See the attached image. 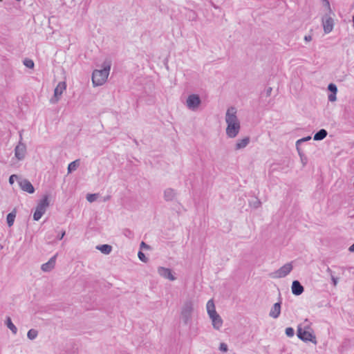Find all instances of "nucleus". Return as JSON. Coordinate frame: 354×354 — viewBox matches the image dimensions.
Wrapping results in <instances>:
<instances>
[{"label": "nucleus", "mask_w": 354, "mask_h": 354, "mask_svg": "<svg viewBox=\"0 0 354 354\" xmlns=\"http://www.w3.org/2000/svg\"><path fill=\"white\" fill-rule=\"evenodd\" d=\"M225 122L227 124L226 135L228 138H234L239 134L241 125L236 115V109L231 106L227 109L225 114Z\"/></svg>", "instance_id": "1"}, {"label": "nucleus", "mask_w": 354, "mask_h": 354, "mask_svg": "<svg viewBox=\"0 0 354 354\" xmlns=\"http://www.w3.org/2000/svg\"><path fill=\"white\" fill-rule=\"evenodd\" d=\"M111 69L110 62L105 61L102 65V69L94 70L92 74V82L94 86H101L105 83L109 75Z\"/></svg>", "instance_id": "2"}, {"label": "nucleus", "mask_w": 354, "mask_h": 354, "mask_svg": "<svg viewBox=\"0 0 354 354\" xmlns=\"http://www.w3.org/2000/svg\"><path fill=\"white\" fill-rule=\"evenodd\" d=\"M207 311L212 320V326L214 329L219 330L223 325V319L217 313L213 299H210L207 303Z\"/></svg>", "instance_id": "3"}, {"label": "nucleus", "mask_w": 354, "mask_h": 354, "mask_svg": "<svg viewBox=\"0 0 354 354\" xmlns=\"http://www.w3.org/2000/svg\"><path fill=\"white\" fill-rule=\"evenodd\" d=\"M297 337L303 342H310L315 345L317 344L316 336L314 335L312 329L309 326L302 328L299 326L297 331Z\"/></svg>", "instance_id": "4"}, {"label": "nucleus", "mask_w": 354, "mask_h": 354, "mask_svg": "<svg viewBox=\"0 0 354 354\" xmlns=\"http://www.w3.org/2000/svg\"><path fill=\"white\" fill-rule=\"evenodd\" d=\"M49 206L48 196H44L43 198L38 203L35 212L33 214V219L36 221H39L44 214L47 207Z\"/></svg>", "instance_id": "5"}, {"label": "nucleus", "mask_w": 354, "mask_h": 354, "mask_svg": "<svg viewBox=\"0 0 354 354\" xmlns=\"http://www.w3.org/2000/svg\"><path fill=\"white\" fill-rule=\"evenodd\" d=\"M194 310V303L191 299L185 301L181 308V317L185 324H187L192 319Z\"/></svg>", "instance_id": "6"}, {"label": "nucleus", "mask_w": 354, "mask_h": 354, "mask_svg": "<svg viewBox=\"0 0 354 354\" xmlns=\"http://www.w3.org/2000/svg\"><path fill=\"white\" fill-rule=\"evenodd\" d=\"M66 88V84L65 82H59L54 90V96L50 99V102L53 104L57 103Z\"/></svg>", "instance_id": "7"}, {"label": "nucleus", "mask_w": 354, "mask_h": 354, "mask_svg": "<svg viewBox=\"0 0 354 354\" xmlns=\"http://www.w3.org/2000/svg\"><path fill=\"white\" fill-rule=\"evenodd\" d=\"M201 103V98L199 95L196 94H191L187 99V106L192 111L196 110Z\"/></svg>", "instance_id": "8"}, {"label": "nucleus", "mask_w": 354, "mask_h": 354, "mask_svg": "<svg viewBox=\"0 0 354 354\" xmlns=\"http://www.w3.org/2000/svg\"><path fill=\"white\" fill-rule=\"evenodd\" d=\"M292 263H287L273 273V277L283 278L292 271Z\"/></svg>", "instance_id": "9"}, {"label": "nucleus", "mask_w": 354, "mask_h": 354, "mask_svg": "<svg viewBox=\"0 0 354 354\" xmlns=\"http://www.w3.org/2000/svg\"><path fill=\"white\" fill-rule=\"evenodd\" d=\"M158 273L162 277L167 279L170 281H174L176 279L172 274L171 270L169 268H167L165 267H158Z\"/></svg>", "instance_id": "10"}, {"label": "nucleus", "mask_w": 354, "mask_h": 354, "mask_svg": "<svg viewBox=\"0 0 354 354\" xmlns=\"http://www.w3.org/2000/svg\"><path fill=\"white\" fill-rule=\"evenodd\" d=\"M26 153V145L24 143H22L21 141H19L18 145H17V147H15V157L19 160H22L24 158Z\"/></svg>", "instance_id": "11"}, {"label": "nucleus", "mask_w": 354, "mask_h": 354, "mask_svg": "<svg viewBox=\"0 0 354 354\" xmlns=\"http://www.w3.org/2000/svg\"><path fill=\"white\" fill-rule=\"evenodd\" d=\"M20 188L29 194H33L35 192V188L31 183L27 179H22L19 181Z\"/></svg>", "instance_id": "12"}, {"label": "nucleus", "mask_w": 354, "mask_h": 354, "mask_svg": "<svg viewBox=\"0 0 354 354\" xmlns=\"http://www.w3.org/2000/svg\"><path fill=\"white\" fill-rule=\"evenodd\" d=\"M322 24L324 27V31L328 34L333 29L334 21L330 17H325L322 19Z\"/></svg>", "instance_id": "13"}, {"label": "nucleus", "mask_w": 354, "mask_h": 354, "mask_svg": "<svg viewBox=\"0 0 354 354\" xmlns=\"http://www.w3.org/2000/svg\"><path fill=\"white\" fill-rule=\"evenodd\" d=\"M57 254H55L53 257H52L48 262L42 264L41 267V269L44 271V272H50L54 268H55V263H56V259H57Z\"/></svg>", "instance_id": "14"}, {"label": "nucleus", "mask_w": 354, "mask_h": 354, "mask_svg": "<svg viewBox=\"0 0 354 354\" xmlns=\"http://www.w3.org/2000/svg\"><path fill=\"white\" fill-rule=\"evenodd\" d=\"M291 288L292 294L296 296L301 295L304 291L303 286L297 280L293 281Z\"/></svg>", "instance_id": "15"}, {"label": "nucleus", "mask_w": 354, "mask_h": 354, "mask_svg": "<svg viewBox=\"0 0 354 354\" xmlns=\"http://www.w3.org/2000/svg\"><path fill=\"white\" fill-rule=\"evenodd\" d=\"M281 313V301L275 303L272 307L269 315L274 318L277 319L279 317Z\"/></svg>", "instance_id": "16"}, {"label": "nucleus", "mask_w": 354, "mask_h": 354, "mask_svg": "<svg viewBox=\"0 0 354 354\" xmlns=\"http://www.w3.org/2000/svg\"><path fill=\"white\" fill-rule=\"evenodd\" d=\"M250 137H248V136L245 137L243 139L238 140L235 145L234 149L237 151V150L244 149L250 143Z\"/></svg>", "instance_id": "17"}, {"label": "nucleus", "mask_w": 354, "mask_h": 354, "mask_svg": "<svg viewBox=\"0 0 354 354\" xmlns=\"http://www.w3.org/2000/svg\"><path fill=\"white\" fill-rule=\"evenodd\" d=\"M176 191L172 188H167L164 191V199L166 201H172L176 196Z\"/></svg>", "instance_id": "18"}, {"label": "nucleus", "mask_w": 354, "mask_h": 354, "mask_svg": "<svg viewBox=\"0 0 354 354\" xmlns=\"http://www.w3.org/2000/svg\"><path fill=\"white\" fill-rule=\"evenodd\" d=\"M327 134L326 130L322 129L314 135L313 139L316 141L322 140L327 136Z\"/></svg>", "instance_id": "19"}, {"label": "nucleus", "mask_w": 354, "mask_h": 354, "mask_svg": "<svg viewBox=\"0 0 354 354\" xmlns=\"http://www.w3.org/2000/svg\"><path fill=\"white\" fill-rule=\"evenodd\" d=\"M96 248L104 254H110L112 250V246L108 244L97 245Z\"/></svg>", "instance_id": "20"}, {"label": "nucleus", "mask_w": 354, "mask_h": 354, "mask_svg": "<svg viewBox=\"0 0 354 354\" xmlns=\"http://www.w3.org/2000/svg\"><path fill=\"white\" fill-rule=\"evenodd\" d=\"M17 211L14 209L10 213L7 215L6 221L8 225L11 227L14 224L15 218L16 217Z\"/></svg>", "instance_id": "21"}, {"label": "nucleus", "mask_w": 354, "mask_h": 354, "mask_svg": "<svg viewBox=\"0 0 354 354\" xmlns=\"http://www.w3.org/2000/svg\"><path fill=\"white\" fill-rule=\"evenodd\" d=\"M6 324L7 327L14 333L16 334L17 332V327L12 322L11 318L10 317H6Z\"/></svg>", "instance_id": "22"}, {"label": "nucleus", "mask_w": 354, "mask_h": 354, "mask_svg": "<svg viewBox=\"0 0 354 354\" xmlns=\"http://www.w3.org/2000/svg\"><path fill=\"white\" fill-rule=\"evenodd\" d=\"M79 165V160L71 162L68 166V173H71L72 171L76 170Z\"/></svg>", "instance_id": "23"}, {"label": "nucleus", "mask_w": 354, "mask_h": 354, "mask_svg": "<svg viewBox=\"0 0 354 354\" xmlns=\"http://www.w3.org/2000/svg\"><path fill=\"white\" fill-rule=\"evenodd\" d=\"M38 335V332L35 329H30L28 330L27 333V337L28 339L32 340L35 339Z\"/></svg>", "instance_id": "24"}, {"label": "nucleus", "mask_w": 354, "mask_h": 354, "mask_svg": "<svg viewBox=\"0 0 354 354\" xmlns=\"http://www.w3.org/2000/svg\"><path fill=\"white\" fill-rule=\"evenodd\" d=\"M24 64L28 68H32L35 66L34 62L30 59H25L24 60Z\"/></svg>", "instance_id": "25"}, {"label": "nucleus", "mask_w": 354, "mask_h": 354, "mask_svg": "<svg viewBox=\"0 0 354 354\" xmlns=\"http://www.w3.org/2000/svg\"><path fill=\"white\" fill-rule=\"evenodd\" d=\"M297 149L298 151L299 155V156L301 158V160L303 165H305L306 164V162H307V158L304 156V154L301 151L299 147H297Z\"/></svg>", "instance_id": "26"}, {"label": "nucleus", "mask_w": 354, "mask_h": 354, "mask_svg": "<svg viewBox=\"0 0 354 354\" xmlns=\"http://www.w3.org/2000/svg\"><path fill=\"white\" fill-rule=\"evenodd\" d=\"M328 89L331 93L337 94V87L335 84L330 83L328 86Z\"/></svg>", "instance_id": "27"}, {"label": "nucleus", "mask_w": 354, "mask_h": 354, "mask_svg": "<svg viewBox=\"0 0 354 354\" xmlns=\"http://www.w3.org/2000/svg\"><path fill=\"white\" fill-rule=\"evenodd\" d=\"M97 198V194H88L86 195V199L90 203H92V202H94L95 201H96Z\"/></svg>", "instance_id": "28"}, {"label": "nucleus", "mask_w": 354, "mask_h": 354, "mask_svg": "<svg viewBox=\"0 0 354 354\" xmlns=\"http://www.w3.org/2000/svg\"><path fill=\"white\" fill-rule=\"evenodd\" d=\"M123 234L125 236L128 237L129 239H133L134 236L133 232L129 229H124L123 231Z\"/></svg>", "instance_id": "29"}, {"label": "nucleus", "mask_w": 354, "mask_h": 354, "mask_svg": "<svg viewBox=\"0 0 354 354\" xmlns=\"http://www.w3.org/2000/svg\"><path fill=\"white\" fill-rule=\"evenodd\" d=\"M285 333L288 337H292L294 336L295 330L292 327H288L286 328Z\"/></svg>", "instance_id": "30"}, {"label": "nucleus", "mask_w": 354, "mask_h": 354, "mask_svg": "<svg viewBox=\"0 0 354 354\" xmlns=\"http://www.w3.org/2000/svg\"><path fill=\"white\" fill-rule=\"evenodd\" d=\"M138 256L141 261L144 263H147L148 261V259L146 257L145 254L142 251L138 252Z\"/></svg>", "instance_id": "31"}, {"label": "nucleus", "mask_w": 354, "mask_h": 354, "mask_svg": "<svg viewBox=\"0 0 354 354\" xmlns=\"http://www.w3.org/2000/svg\"><path fill=\"white\" fill-rule=\"evenodd\" d=\"M310 139H311V136H307V137H305V138H301V139L298 140L296 142V147H299V145L301 142H306V141L310 140Z\"/></svg>", "instance_id": "32"}, {"label": "nucleus", "mask_w": 354, "mask_h": 354, "mask_svg": "<svg viewBox=\"0 0 354 354\" xmlns=\"http://www.w3.org/2000/svg\"><path fill=\"white\" fill-rule=\"evenodd\" d=\"M219 350L224 353L227 352L228 350L227 345L225 343H221Z\"/></svg>", "instance_id": "33"}, {"label": "nucleus", "mask_w": 354, "mask_h": 354, "mask_svg": "<svg viewBox=\"0 0 354 354\" xmlns=\"http://www.w3.org/2000/svg\"><path fill=\"white\" fill-rule=\"evenodd\" d=\"M17 179H18V176L16 174H12L9 178V183L10 185H12L15 182V180H17Z\"/></svg>", "instance_id": "34"}, {"label": "nucleus", "mask_w": 354, "mask_h": 354, "mask_svg": "<svg viewBox=\"0 0 354 354\" xmlns=\"http://www.w3.org/2000/svg\"><path fill=\"white\" fill-rule=\"evenodd\" d=\"M328 99L330 102H335L337 100L336 94L330 93L328 96Z\"/></svg>", "instance_id": "35"}, {"label": "nucleus", "mask_w": 354, "mask_h": 354, "mask_svg": "<svg viewBox=\"0 0 354 354\" xmlns=\"http://www.w3.org/2000/svg\"><path fill=\"white\" fill-rule=\"evenodd\" d=\"M140 249H149L150 246L144 241H142L140 245Z\"/></svg>", "instance_id": "36"}, {"label": "nucleus", "mask_w": 354, "mask_h": 354, "mask_svg": "<svg viewBox=\"0 0 354 354\" xmlns=\"http://www.w3.org/2000/svg\"><path fill=\"white\" fill-rule=\"evenodd\" d=\"M272 91V87H268V88L266 89L265 93H266V97H269V96L271 95Z\"/></svg>", "instance_id": "37"}, {"label": "nucleus", "mask_w": 354, "mask_h": 354, "mask_svg": "<svg viewBox=\"0 0 354 354\" xmlns=\"http://www.w3.org/2000/svg\"><path fill=\"white\" fill-rule=\"evenodd\" d=\"M324 6H326L328 8L329 12H331V8H330V6L329 1L328 0H326V1L324 2Z\"/></svg>", "instance_id": "38"}, {"label": "nucleus", "mask_w": 354, "mask_h": 354, "mask_svg": "<svg viewBox=\"0 0 354 354\" xmlns=\"http://www.w3.org/2000/svg\"><path fill=\"white\" fill-rule=\"evenodd\" d=\"M64 235H65V231H62L61 234H59L57 236V239L58 240H62L63 239V237L64 236Z\"/></svg>", "instance_id": "39"}, {"label": "nucleus", "mask_w": 354, "mask_h": 354, "mask_svg": "<svg viewBox=\"0 0 354 354\" xmlns=\"http://www.w3.org/2000/svg\"><path fill=\"white\" fill-rule=\"evenodd\" d=\"M304 40H305L306 41H311V40H312V36H311V35H306V36L304 37Z\"/></svg>", "instance_id": "40"}, {"label": "nucleus", "mask_w": 354, "mask_h": 354, "mask_svg": "<svg viewBox=\"0 0 354 354\" xmlns=\"http://www.w3.org/2000/svg\"><path fill=\"white\" fill-rule=\"evenodd\" d=\"M331 277V279L333 281V285L334 286H336L337 285V279L335 278L333 275L330 277Z\"/></svg>", "instance_id": "41"}, {"label": "nucleus", "mask_w": 354, "mask_h": 354, "mask_svg": "<svg viewBox=\"0 0 354 354\" xmlns=\"http://www.w3.org/2000/svg\"><path fill=\"white\" fill-rule=\"evenodd\" d=\"M260 205H261V202L259 200H257V201L254 203V207L257 208V207H259Z\"/></svg>", "instance_id": "42"}, {"label": "nucleus", "mask_w": 354, "mask_h": 354, "mask_svg": "<svg viewBox=\"0 0 354 354\" xmlns=\"http://www.w3.org/2000/svg\"><path fill=\"white\" fill-rule=\"evenodd\" d=\"M326 272L330 274V277L333 275V271L329 267L327 268Z\"/></svg>", "instance_id": "43"}, {"label": "nucleus", "mask_w": 354, "mask_h": 354, "mask_svg": "<svg viewBox=\"0 0 354 354\" xmlns=\"http://www.w3.org/2000/svg\"><path fill=\"white\" fill-rule=\"evenodd\" d=\"M348 250L351 252H354V243L350 246Z\"/></svg>", "instance_id": "44"}, {"label": "nucleus", "mask_w": 354, "mask_h": 354, "mask_svg": "<svg viewBox=\"0 0 354 354\" xmlns=\"http://www.w3.org/2000/svg\"><path fill=\"white\" fill-rule=\"evenodd\" d=\"M109 198H110V196H107L104 198V201H106L109 200Z\"/></svg>", "instance_id": "45"}, {"label": "nucleus", "mask_w": 354, "mask_h": 354, "mask_svg": "<svg viewBox=\"0 0 354 354\" xmlns=\"http://www.w3.org/2000/svg\"><path fill=\"white\" fill-rule=\"evenodd\" d=\"M353 27H354V14H353Z\"/></svg>", "instance_id": "46"}, {"label": "nucleus", "mask_w": 354, "mask_h": 354, "mask_svg": "<svg viewBox=\"0 0 354 354\" xmlns=\"http://www.w3.org/2000/svg\"><path fill=\"white\" fill-rule=\"evenodd\" d=\"M322 1H323V3H324V1H326V0H322Z\"/></svg>", "instance_id": "47"}]
</instances>
